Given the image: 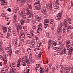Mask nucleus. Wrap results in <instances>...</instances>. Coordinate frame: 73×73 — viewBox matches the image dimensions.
<instances>
[{"instance_id":"51","label":"nucleus","mask_w":73,"mask_h":73,"mask_svg":"<svg viewBox=\"0 0 73 73\" xmlns=\"http://www.w3.org/2000/svg\"><path fill=\"white\" fill-rule=\"evenodd\" d=\"M1 2L2 3H3V4L5 3V0H2Z\"/></svg>"},{"instance_id":"22","label":"nucleus","mask_w":73,"mask_h":73,"mask_svg":"<svg viewBox=\"0 0 73 73\" xmlns=\"http://www.w3.org/2000/svg\"><path fill=\"white\" fill-rule=\"evenodd\" d=\"M3 32L4 33H7V28L4 27H3Z\"/></svg>"},{"instance_id":"6","label":"nucleus","mask_w":73,"mask_h":73,"mask_svg":"<svg viewBox=\"0 0 73 73\" xmlns=\"http://www.w3.org/2000/svg\"><path fill=\"white\" fill-rule=\"evenodd\" d=\"M61 12L58 13L57 16L56 17L55 19L57 20H60L61 19V15H62Z\"/></svg>"},{"instance_id":"26","label":"nucleus","mask_w":73,"mask_h":73,"mask_svg":"<svg viewBox=\"0 0 73 73\" xmlns=\"http://www.w3.org/2000/svg\"><path fill=\"white\" fill-rule=\"evenodd\" d=\"M25 21V20H24L23 19H21L20 21L21 25H23V24H24V23Z\"/></svg>"},{"instance_id":"62","label":"nucleus","mask_w":73,"mask_h":73,"mask_svg":"<svg viewBox=\"0 0 73 73\" xmlns=\"http://www.w3.org/2000/svg\"><path fill=\"white\" fill-rule=\"evenodd\" d=\"M5 68L6 69H8V66L6 65L5 66Z\"/></svg>"},{"instance_id":"1","label":"nucleus","mask_w":73,"mask_h":73,"mask_svg":"<svg viewBox=\"0 0 73 73\" xmlns=\"http://www.w3.org/2000/svg\"><path fill=\"white\" fill-rule=\"evenodd\" d=\"M11 65L12 67V68L13 69H10V73H15V72L16 70V65H15V64L12 63Z\"/></svg>"},{"instance_id":"4","label":"nucleus","mask_w":73,"mask_h":73,"mask_svg":"<svg viewBox=\"0 0 73 73\" xmlns=\"http://www.w3.org/2000/svg\"><path fill=\"white\" fill-rule=\"evenodd\" d=\"M40 70H41V73H48V71H49V69L48 68H46V70L44 69H42V68L40 67Z\"/></svg>"},{"instance_id":"29","label":"nucleus","mask_w":73,"mask_h":73,"mask_svg":"<svg viewBox=\"0 0 73 73\" xmlns=\"http://www.w3.org/2000/svg\"><path fill=\"white\" fill-rule=\"evenodd\" d=\"M66 52L65 49H64L62 50V51H61V54H63V53H65V54H66Z\"/></svg>"},{"instance_id":"39","label":"nucleus","mask_w":73,"mask_h":73,"mask_svg":"<svg viewBox=\"0 0 73 73\" xmlns=\"http://www.w3.org/2000/svg\"><path fill=\"white\" fill-rule=\"evenodd\" d=\"M48 24H46L45 23H44V28H47V27L48 26Z\"/></svg>"},{"instance_id":"38","label":"nucleus","mask_w":73,"mask_h":73,"mask_svg":"<svg viewBox=\"0 0 73 73\" xmlns=\"http://www.w3.org/2000/svg\"><path fill=\"white\" fill-rule=\"evenodd\" d=\"M49 23V20L48 19H46L44 21V23L46 24Z\"/></svg>"},{"instance_id":"41","label":"nucleus","mask_w":73,"mask_h":73,"mask_svg":"<svg viewBox=\"0 0 73 73\" xmlns=\"http://www.w3.org/2000/svg\"><path fill=\"white\" fill-rule=\"evenodd\" d=\"M27 6L29 7V8H27V9H30V8H31V5L27 4Z\"/></svg>"},{"instance_id":"17","label":"nucleus","mask_w":73,"mask_h":73,"mask_svg":"<svg viewBox=\"0 0 73 73\" xmlns=\"http://www.w3.org/2000/svg\"><path fill=\"white\" fill-rule=\"evenodd\" d=\"M28 48L27 50V52H31V50H32V47H31L30 46H28L27 47Z\"/></svg>"},{"instance_id":"56","label":"nucleus","mask_w":73,"mask_h":73,"mask_svg":"<svg viewBox=\"0 0 73 73\" xmlns=\"http://www.w3.org/2000/svg\"><path fill=\"white\" fill-rule=\"evenodd\" d=\"M13 34L15 36H16V33L15 31H14L13 32Z\"/></svg>"},{"instance_id":"63","label":"nucleus","mask_w":73,"mask_h":73,"mask_svg":"<svg viewBox=\"0 0 73 73\" xmlns=\"http://www.w3.org/2000/svg\"><path fill=\"white\" fill-rule=\"evenodd\" d=\"M8 12H11V9L10 8H9L8 9Z\"/></svg>"},{"instance_id":"16","label":"nucleus","mask_w":73,"mask_h":73,"mask_svg":"<svg viewBox=\"0 0 73 73\" xmlns=\"http://www.w3.org/2000/svg\"><path fill=\"white\" fill-rule=\"evenodd\" d=\"M5 49L6 50H12V49L11 48V45H9L7 46V48H5Z\"/></svg>"},{"instance_id":"58","label":"nucleus","mask_w":73,"mask_h":73,"mask_svg":"<svg viewBox=\"0 0 73 73\" xmlns=\"http://www.w3.org/2000/svg\"><path fill=\"white\" fill-rule=\"evenodd\" d=\"M19 52H20V50H17L16 51V53L17 54V53H19Z\"/></svg>"},{"instance_id":"12","label":"nucleus","mask_w":73,"mask_h":73,"mask_svg":"<svg viewBox=\"0 0 73 73\" xmlns=\"http://www.w3.org/2000/svg\"><path fill=\"white\" fill-rule=\"evenodd\" d=\"M41 6L40 5H37L36 6H34V7L35 8V9L36 10H40L41 9Z\"/></svg>"},{"instance_id":"49","label":"nucleus","mask_w":73,"mask_h":73,"mask_svg":"<svg viewBox=\"0 0 73 73\" xmlns=\"http://www.w3.org/2000/svg\"><path fill=\"white\" fill-rule=\"evenodd\" d=\"M13 18L14 19V20H16V15H14Z\"/></svg>"},{"instance_id":"46","label":"nucleus","mask_w":73,"mask_h":73,"mask_svg":"<svg viewBox=\"0 0 73 73\" xmlns=\"http://www.w3.org/2000/svg\"><path fill=\"white\" fill-rule=\"evenodd\" d=\"M15 45H17V44H19V43H17V40H16V41L15 42Z\"/></svg>"},{"instance_id":"40","label":"nucleus","mask_w":73,"mask_h":73,"mask_svg":"<svg viewBox=\"0 0 73 73\" xmlns=\"http://www.w3.org/2000/svg\"><path fill=\"white\" fill-rule=\"evenodd\" d=\"M66 44H68L70 45V40H68L67 41Z\"/></svg>"},{"instance_id":"60","label":"nucleus","mask_w":73,"mask_h":73,"mask_svg":"<svg viewBox=\"0 0 73 73\" xmlns=\"http://www.w3.org/2000/svg\"><path fill=\"white\" fill-rule=\"evenodd\" d=\"M23 29H27V26H25V27L24 26L23 27Z\"/></svg>"},{"instance_id":"52","label":"nucleus","mask_w":73,"mask_h":73,"mask_svg":"<svg viewBox=\"0 0 73 73\" xmlns=\"http://www.w3.org/2000/svg\"><path fill=\"white\" fill-rule=\"evenodd\" d=\"M0 37L3 38V35L2 34L0 33Z\"/></svg>"},{"instance_id":"24","label":"nucleus","mask_w":73,"mask_h":73,"mask_svg":"<svg viewBox=\"0 0 73 73\" xmlns=\"http://www.w3.org/2000/svg\"><path fill=\"white\" fill-rule=\"evenodd\" d=\"M35 17L36 19L38 20H41V18L38 17V16L37 15H36L35 16Z\"/></svg>"},{"instance_id":"61","label":"nucleus","mask_w":73,"mask_h":73,"mask_svg":"<svg viewBox=\"0 0 73 73\" xmlns=\"http://www.w3.org/2000/svg\"><path fill=\"white\" fill-rule=\"evenodd\" d=\"M57 43H56L55 44H52V46H56V45H57Z\"/></svg>"},{"instance_id":"37","label":"nucleus","mask_w":73,"mask_h":73,"mask_svg":"<svg viewBox=\"0 0 73 73\" xmlns=\"http://www.w3.org/2000/svg\"><path fill=\"white\" fill-rule=\"evenodd\" d=\"M54 3L56 5L59 4V3H58V0H56V1L54 2Z\"/></svg>"},{"instance_id":"13","label":"nucleus","mask_w":73,"mask_h":73,"mask_svg":"<svg viewBox=\"0 0 73 73\" xmlns=\"http://www.w3.org/2000/svg\"><path fill=\"white\" fill-rule=\"evenodd\" d=\"M67 51L69 52L70 53H72V52L73 51V48H66Z\"/></svg>"},{"instance_id":"45","label":"nucleus","mask_w":73,"mask_h":73,"mask_svg":"<svg viewBox=\"0 0 73 73\" xmlns=\"http://www.w3.org/2000/svg\"><path fill=\"white\" fill-rule=\"evenodd\" d=\"M3 48V47L2 46V42H0V48Z\"/></svg>"},{"instance_id":"11","label":"nucleus","mask_w":73,"mask_h":73,"mask_svg":"<svg viewBox=\"0 0 73 73\" xmlns=\"http://www.w3.org/2000/svg\"><path fill=\"white\" fill-rule=\"evenodd\" d=\"M47 8H48V9H52V1H51L50 2V3L47 4Z\"/></svg>"},{"instance_id":"32","label":"nucleus","mask_w":73,"mask_h":73,"mask_svg":"<svg viewBox=\"0 0 73 73\" xmlns=\"http://www.w3.org/2000/svg\"><path fill=\"white\" fill-rule=\"evenodd\" d=\"M25 0H22L21 1V5H23L25 3Z\"/></svg>"},{"instance_id":"9","label":"nucleus","mask_w":73,"mask_h":73,"mask_svg":"<svg viewBox=\"0 0 73 73\" xmlns=\"http://www.w3.org/2000/svg\"><path fill=\"white\" fill-rule=\"evenodd\" d=\"M23 61V60H21V58H19L18 59V61H17V66L18 68H19V67H20V62L21 61Z\"/></svg>"},{"instance_id":"43","label":"nucleus","mask_w":73,"mask_h":73,"mask_svg":"<svg viewBox=\"0 0 73 73\" xmlns=\"http://www.w3.org/2000/svg\"><path fill=\"white\" fill-rule=\"evenodd\" d=\"M11 31V27H9L8 29V32H10Z\"/></svg>"},{"instance_id":"5","label":"nucleus","mask_w":73,"mask_h":73,"mask_svg":"<svg viewBox=\"0 0 73 73\" xmlns=\"http://www.w3.org/2000/svg\"><path fill=\"white\" fill-rule=\"evenodd\" d=\"M20 34L21 36H22V37L23 38H21V41H22L23 42H24V39L25 38V37L24 32L23 31H22L21 32Z\"/></svg>"},{"instance_id":"25","label":"nucleus","mask_w":73,"mask_h":73,"mask_svg":"<svg viewBox=\"0 0 73 73\" xmlns=\"http://www.w3.org/2000/svg\"><path fill=\"white\" fill-rule=\"evenodd\" d=\"M46 36L48 38H50V33H49L47 32L46 33Z\"/></svg>"},{"instance_id":"21","label":"nucleus","mask_w":73,"mask_h":73,"mask_svg":"<svg viewBox=\"0 0 73 73\" xmlns=\"http://www.w3.org/2000/svg\"><path fill=\"white\" fill-rule=\"evenodd\" d=\"M58 9H59V7L57 6L56 5L55 6V7L54 9V12H56V11Z\"/></svg>"},{"instance_id":"64","label":"nucleus","mask_w":73,"mask_h":73,"mask_svg":"<svg viewBox=\"0 0 73 73\" xmlns=\"http://www.w3.org/2000/svg\"><path fill=\"white\" fill-rule=\"evenodd\" d=\"M53 24L52 25V27H55V23H53Z\"/></svg>"},{"instance_id":"55","label":"nucleus","mask_w":73,"mask_h":73,"mask_svg":"<svg viewBox=\"0 0 73 73\" xmlns=\"http://www.w3.org/2000/svg\"><path fill=\"white\" fill-rule=\"evenodd\" d=\"M3 56H2L1 55H0V58L1 60H3Z\"/></svg>"},{"instance_id":"59","label":"nucleus","mask_w":73,"mask_h":73,"mask_svg":"<svg viewBox=\"0 0 73 73\" xmlns=\"http://www.w3.org/2000/svg\"><path fill=\"white\" fill-rule=\"evenodd\" d=\"M71 5L72 7L73 6V2H72V1H71Z\"/></svg>"},{"instance_id":"54","label":"nucleus","mask_w":73,"mask_h":73,"mask_svg":"<svg viewBox=\"0 0 73 73\" xmlns=\"http://www.w3.org/2000/svg\"><path fill=\"white\" fill-rule=\"evenodd\" d=\"M54 29V26H52L51 27V30L53 31Z\"/></svg>"},{"instance_id":"53","label":"nucleus","mask_w":73,"mask_h":73,"mask_svg":"<svg viewBox=\"0 0 73 73\" xmlns=\"http://www.w3.org/2000/svg\"><path fill=\"white\" fill-rule=\"evenodd\" d=\"M42 54V53L41 52H40L39 54V58H41V55Z\"/></svg>"},{"instance_id":"42","label":"nucleus","mask_w":73,"mask_h":73,"mask_svg":"<svg viewBox=\"0 0 73 73\" xmlns=\"http://www.w3.org/2000/svg\"><path fill=\"white\" fill-rule=\"evenodd\" d=\"M70 46V44H66V48H69V47Z\"/></svg>"},{"instance_id":"20","label":"nucleus","mask_w":73,"mask_h":73,"mask_svg":"<svg viewBox=\"0 0 73 73\" xmlns=\"http://www.w3.org/2000/svg\"><path fill=\"white\" fill-rule=\"evenodd\" d=\"M38 31H41L42 29V26L41 25H38Z\"/></svg>"},{"instance_id":"31","label":"nucleus","mask_w":73,"mask_h":73,"mask_svg":"<svg viewBox=\"0 0 73 73\" xmlns=\"http://www.w3.org/2000/svg\"><path fill=\"white\" fill-rule=\"evenodd\" d=\"M69 70H70L71 69H73V66L72 65V64H70L69 66Z\"/></svg>"},{"instance_id":"50","label":"nucleus","mask_w":73,"mask_h":73,"mask_svg":"<svg viewBox=\"0 0 73 73\" xmlns=\"http://www.w3.org/2000/svg\"><path fill=\"white\" fill-rule=\"evenodd\" d=\"M1 15L2 16V17H4V16H5V13H4L2 14Z\"/></svg>"},{"instance_id":"35","label":"nucleus","mask_w":73,"mask_h":73,"mask_svg":"<svg viewBox=\"0 0 73 73\" xmlns=\"http://www.w3.org/2000/svg\"><path fill=\"white\" fill-rule=\"evenodd\" d=\"M9 36H10V34L9 33H8L7 36H6V38L7 39H8L9 38Z\"/></svg>"},{"instance_id":"34","label":"nucleus","mask_w":73,"mask_h":73,"mask_svg":"<svg viewBox=\"0 0 73 73\" xmlns=\"http://www.w3.org/2000/svg\"><path fill=\"white\" fill-rule=\"evenodd\" d=\"M32 53L31 52L29 55V58L30 59H32Z\"/></svg>"},{"instance_id":"15","label":"nucleus","mask_w":73,"mask_h":73,"mask_svg":"<svg viewBox=\"0 0 73 73\" xmlns=\"http://www.w3.org/2000/svg\"><path fill=\"white\" fill-rule=\"evenodd\" d=\"M35 1H36L35 3L34 4V7H35V6L36 5H37L38 4H40V0H36Z\"/></svg>"},{"instance_id":"23","label":"nucleus","mask_w":73,"mask_h":73,"mask_svg":"<svg viewBox=\"0 0 73 73\" xmlns=\"http://www.w3.org/2000/svg\"><path fill=\"white\" fill-rule=\"evenodd\" d=\"M53 42V41L52 40H50L48 42V45H51V44H52Z\"/></svg>"},{"instance_id":"57","label":"nucleus","mask_w":73,"mask_h":73,"mask_svg":"<svg viewBox=\"0 0 73 73\" xmlns=\"http://www.w3.org/2000/svg\"><path fill=\"white\" fill-rule=\"evenodd\" d=\"M31 21V20L30 19H27V23H29V21Z\"/></svg>"},{"instance_id":"27","label":"nucleus","mask_w":73,"mask_h":73,"mask_svg":"<svg viewBox=\"0 0 73 73\" xmlns=\"http://www.w3.org/2000/svg\"><path fill=\"white\" fill-rule=\"evenodd\" d=\"M3 60H4L5 62H7V60H6V55L5 54H4V55L3 56Z\"/></svg>"},{"instance_id":"3","label":"nucleus","mask_w":73,"mask_h":73,"mask_svg":"<svg viewBox=\"0 0 73 73\" xmlns=\"http://www.w3.org/2000/svg\"><path fill=\"white\" fill-rule=\"evenodd\" d=\"M62 27V23H60L58 26V29L57 32V34H58V35H60V34L61 29Z\"/></svg>"},{"instance_id":"8","label":"nucleus","mask_w":73,"mask_h":73,"mask_svg":"<svg viewBox=\"0 0 73 73\" xmlns=\"http://www.w3.org/2000/svg\"><path fill=\"white\" fill-rule=\"evenodd\" d=\"M41 12L44 15H46V8L44 7H42Z\"/></svg>"},{"instance_id":"47","label":"nucleus","mask_w":73,"mask_h":73,"mask_svg":"<svg viewBox=\"0 0 73 73\" xmlns=\"http://www.w3.org/2000/svg\"><path fill=\"white\" fill-rule=\"evenodd\" d=\"M59 44L60 45L62 46H64V45H62V42H59Z\"/></svg>"},{"instance_id":"33","label":"nucleus","mask_w":73,"mask_h":73,"mask_svg":"<svg viewBox=\"0 0 73 73\" xmlns=\"http://www.w3.org/2000/svg\"><path fill=\"white\" fill-rule=\"evenodd\" d=\"M36 28H37V26L36 25H33L32 29H36Z\"/></svg>"},{"instance_id":"44","label":"nucleus","mask_w":73,"mask_h":73,"mask_svg":"<svg viewBox=\"0 0 73 73\" xmlns=\"http://www.w3.org/2000/svg\"><path fill=\"white\" fill-rule=\"evenodd\" d=\"M56 51L57 52V53H60V49H58L56 50Z\"/></svg>"},{"instance_id":"30","label":"nucleus","mask_w":73,"mask_h":73,"mask_svg":"<svg viewBox=\"0 0 73 73\" xmlns=\"http://www.w3.org/2000/svg\"><path fill=\"white\" fill-rule=\"evenodd\" d=\"M68 70H69V68H66L65 69L64 72L65 73H67L68 72Z\"/></svg>"},{"instance_id":"28","label":"nucleus","mask_w":73,"mask_h":73,"mask_svg":"<svg viewBox=\"0 0 73 73\" xmlns=\"http://www.w3.org/2000/svg\"><path fill=\"white\" fill-rule=\"evenodd\" d=\"M64 27H67V22L66 21H64Z\"/></svg>"},{"instance_id":"10","label":"nucleus","mask_w":73,"mask_h":73,"mask_svg":"<svg viewBox=\"0 0 73 73\" xmlns=\"http://www.w3.org/2000/svg\"><path fill=\"white\" fill-rule=\"evenodd\" d=\"M21 16L23 18L25 19L26 18V16H27V13H25L24 12H22L21 13Z\"/></svg>"},{"instance_id":"48","label":"nucleus","mask_w":73,"mask_h":73,"mask_svg":"<svg viewBox=\"0 0 73 73\" xmlns=\"http://www.w3.org/2000/svg\"><path fill=\"white\" fill-rule=\"evenodd\" d=\"M57 44V42L54 41H53L52 43V45H53L54 44Z\"/></svg>"},{"instance_id":"14","label":"nucleus","mask_w":73,"mask_h":73,"mask_svg":"<svg viewBox=\"0 0 73 73\" xmlns=\"http://www.w3.org/2000/svg\"><path fill=\"white\" fill-rule=\"evenodd\" d=\"M72 29V26H68L67 27V33H69V31L70 30L69 29Z\"/></svg>"},{"instance_id":"19","label":"nucleus","mask_w":73,"mask_h":73,"mask_svg":"<svg viewBox=\"0 0 73 73\" xmlns=\"http://www.w3.org/2000/svg\"><path fill=\"white\" fill-rule=\"evenodd\" d=\"M33 33H31V34H27V36L29 37L30 38H32V36H33Z\"/></svg>"},{"instance_id":"18","label":"nucleus","mask_w":73,"mask_h":73,"mask_svg":"<svg viewBox=\"0 0 73 73\" xmlns=\"http://www.w3.org/2000/svg\"><path fill=\"white\" fill-rule=\"evenodd\" d=\"M27 10L28 15H29V17H28V18H29V17L30 18L31 17V16H30L31 15V11L27 9Z\"/></svg>"},{"instance_id":"2","label":"nucleus","mask_w":73,"mask_h":73,"mask_svg":"<svg viewBox=\"0 0 73 73\" xmlns=\"http://www.w3.org/2000/svg\"><path fill=\"white\" fill-rule=\"evenodd\" d=\"M24 60H22L23 61H25V62H23L22 61V65L23 66H26V64L27 62H28V61H29V60L27 58H24Z\"/></svg>"},{"instance_id":"36","label":"nucleus","mask_w":73,"mask_h":73,"mask_svg":"<svg viewBox=\"0 0 73 73\" xmlns=\"http://www.w3.org/2000/svg\"><path fill=\"white\" fill-rule=\"evenodd\" d=\"M50 24H53L54 23V22L53 21V19H50Z\"/></svg>"},{"instance_id":"7","label":"nucleus","mask_w":73,"mask_h":73,"mask_svg":"<svg viewBox=\"0 0 73 73\" xmlns=\"http://www.w3.org/2000/svg\"><path fill=\"white\" fill-rule=\"evenodd\" d=\"M7 55L8 57H11L12 55V50H6Z\"/></svg>"}]
</instances>
